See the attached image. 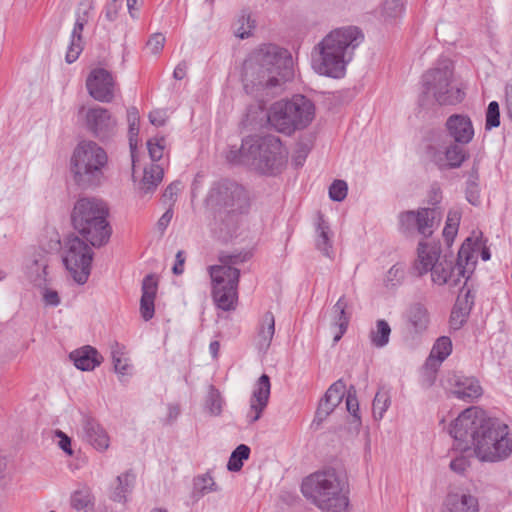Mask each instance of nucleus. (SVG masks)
Segmentation results:
<instances>
[{"mask_svg":"<svg viewBox=\"0 0 512 512\" xmlns=\"http://www.w3.org/2000/svg\"><path fill=\"white\" fill-rule=\"evenodd\" d=\"M109 211L104 201L84 197L77 200L71 213L74 229L93 247L108 243L111 227L107 221Z\"/></svg>","mask_w":512,"mask_h":512,"instance_id":"6","label":"nucleus"},{"mask_svg":"<svg viewBox=\"0 0 512 512\" xmlns=\"http://www.w3.org/2000/svg\"><path fill=\"white\" fill-rule=\"evenodd\" d=\"M90 501V494L86 491H76L71 497V505L77 510L86 508Z\"/></svg>","mask_w":512,"mask_h":512,"instance_id":"57","label":"nucleus"},{"mask_svg":"<svg viewBox=\"0 0 512 512\" xmlns=\"http://www.w3.org/2000/svg\"><path fill=\"white\" fill-rule=\"evenodd\" d=\"M213 300L223 311L235 310L238 303L237 290H213Z\"/></svg>","mask_w":512,"mask_h":512,"instance_id":"37","label":"nucleus"},{"mask_svg":"<svg viewBox=\"0 0 512 512\" xmlns=\"http://www.w3.org/2000/svg\"><path fill=\"white\" fill-rule=\"evenodd\" d=\"M82 432L85 439L97 450L105 451L110 445V439L104 428L93 418L84 417Z\"/></svg>","mask_w":512,"mask_h":512,"instance_id":"25","label":"nucleus"},{"mask_svg":"<svg viewBox=\"0 0 512 512\" xmlns=\"http://www.w3.org/2000/svg\"><path fill=\"white\" fill-rule=\"evenodd\" d=\"M300 129L306 128L314 119L315 107L311 100L303 95H294L290 100L283 101Z\"/></svg>","mask_w":512,"mask_h":512,"instance_id":"19","label":"nucleus"},{"mask_svg":"<svg viewBox=\"0 0 512 512\" xmlns=\"http://www.w3.org/2000/svg\"><path fill=\"white\" fill-rule=\"evenodd\" d=\"M442 218L439 207L418 209L417 232L424 237H430L438 227Z\"/></svg>","mask_w":512,"mask_h":512,"instance_id":"28","label":"nucleus"},{"mask_svg":"<svg viewBox=\"0 0 512 512\" xmlns=\"http://www.w3.org/2000/svg\"><path fill=\"white\" fill-rule=\"evenodd\" d=\"M108 168L106 151L94 141H82L71 157L74 182L83 189L96 188L105 180Z\"/></svg>","mask_w":512,"mask_h":512,"instance_id":"7","label":"nucleus"},{"mask_svg":"<svg viewBox=\"0 0 512 512\" xmlns=\"http://www.w3.org/2000/svg\"><path fill=\"white\" fill-rule=\"evenodd\" d=\"M93 247L78 236L67 238L64 245L63 263L70 272L74 281L83 285L90 274L93 260Z\"/></svg>","mask_w":512,"mask_h":512,"instance_id":"12","label":"nucleus"},{"mask_svg":"<svg viewBox=\"0 0 512 512\" xmlns=\"http://www.w3.org/2000/svg\"><path fill=\"white\" fill-rule=\"evenodd\" d=\"M218 485L209 473L197 476L193 481L192 497L198 501L204 495L218 491Z\"/></svg>","mask_w":512,"mask_h":512,"instance_id":"34","label":"nucleus"},{"mask_svg":"<svg viewBox=\"0 0 512 512\" xmlns=\"http://www.w3.org/2000/svg\"><path fill=\"white\" fill-rule=\"evenodd\" d=\"M332 237L333 233L329 224L325 221L323 215L318 213L315 228V245L323 255L329 258L333 255Z\"/></svg>","mask_w":512,"mask_h":512,"instance_id":"29","label":"nucleus"},{"mask_svg":"<svg viewBox=\"0 0 512 512\" xmlns=\"http://www.w3.org/2000/svg\"><path fill=\"white\" fill-rule=\"evenodd\" d=\"M504 107L506 115L512 114V81L505 86Z\"/></svg>","mask_w":512,"mask_h":512,"instance_id":"64","label":"nucleus"},{"mask_svg":"<svg viewBox=\"0 0 512 512\" xmlns=\"http://www.w3.org/2000/svg\"><path fill=\"white\" fill-rule=\"evenodd\" d=\"M475 295L472 290H466L464 293L461 292L458 294L456 302L453 308L464 311V313L470 314V311L474 305Z\"/></svg>","mask_w":512,"mask_h":512,"instance_id":"49","label":"nucleus"},{"mask_svg":"<svg viewBox=\"0 0 512 512\" xmlns=\"http://www.w3.org/2000/svg\"><path fill=\"white\" fill-rule=\"evenodd\" d=\"M88 22V9L79 7L76 12V21L71 33L70 44L66 53V62H75L83 50L82 31Z\"/></svg>","mask_w":512,"mask_h":512,"instance_id":"22","label":"nucleus"},{"mask_svg":"<svg viewBox=\"0 0 512 512\" xmlns=\"http://www.w3.org/2000/svg\"><path fill=\"white\" fill-rule=\"evenodd\" d=\"M164 176L163 168L155 163L144 168L143 178L139 185V190L142 194L153 193L158 185L161 183Z\"/></svg>","mask_w":512,"mask_h":512,"instance_id":"31","label":"nucleus"},{"mask_svg":"<svg viewBox=\"0 0 512 512\" xmlns=\"http://www.w3.org/2000/svg\"><path fill=\"white\" fill-rule=\"evenodd\" d=\"M363 39V33L354 26L331 31L315 47L317 57L313 58V69L323 76L342 78L347 64L352 60L354 50Z\"/></svg>","mask_w":512,"mask_h":512,"instance_id":"3","label":"nucleus"},{"mask_svg":"<svg viewBox=\"0 0 512 512\" xmlns=\"http://www.w3.org/2000/svg\"><path fill=\"white\" fill-rule=\"evenodd\" d=\"M439 254L436 249L429 247L425 243H419L418 260L416 269L419 274L426 273L438 262Z\"/></svg>","mask_w":512,"mask_h":512,"instance_id":"33","label":"nucleus"},{"mask_svg":"<svg viewBox=\"0 0 512 512\" xmlns=\"http://www.w3.org/2000/svg\"><path fill=\"white\" fill-rule=\"evenodd\" d=\"M120 8L121 3H119L117 0H112L110 3H108L105 10L106 19L110 22L115 21L118 17Z\"/></svg>","mask_w":512,"mask_h":512,"instance_id":"61","label":"nucleus"},{"mask_svg":"<svg viewBox=\"0 0 512 512\" xmlns=\"http://www.w3.org/2000/svg\"><path fill=\"white\" fill-rule=\"evenodd\" d=\"M448 382L453 395L464 401H473L479 398L483 393L479 381L474 377L454 373L449 376Z\"/></svg>","mask_w":512,"mask_h":512,"instance_id":"18","label":"nucleus"},{"mask_svg":"<svg viewBox=\"0 0 512 512\" xmlns=\"http://www.w3.org/2000/svg\"><path fill=\"white\" fill-rule=\"evenodd\" d=\"M248 254H226L219 257L221 265L210 266L209 274L212 283L219 288H237L240 271L232 265L246 261Z\"/></svg>","mask_w":512,"mask_h":512,"instance_id":"13","label":"nucleus"},{"mask_svg":"<svg viewBox=\"0 0 512 512\" xmlns=\"http://www.w3.org/2000/svg\"><path fill=\"white\" fill-rule=\"evenodd\" d=\"M469 314L464 313V311L452 308L450 317H449V326L450 329L457 331L460 330L468 319Z\"/></svg>","mask_w":512,"mask_h":512,"instance_id":"55","label":"nucleus"},{"mask_svg":"<svg viewBox=\"0 0 512 512\" xmlns=\"http://www.w3.org/2000/svg\"><path fill=\"white\" fill-rule=\"evenodd\" d=\"M350 302L343 296L338 299L331 309L332 325L338 328V332L334 335V342H338L347 331L351 311H349Z\"/></svg>","mask_w":512,"mask_h":512,"instance_id":"26","label":"nucleus"},{"mask_svg":"<svg viewBox=\"0 0 512 512\" xmlns=\"http://www.w3.org/2000/svg\"><path fill=\"white\" fill-rule=\"evenodd\" d=\"M255 28V21L251 18L250 14L243 13L239 16L236 22L235 35L241 39L251 36Z\"/></svg>","mask_w":512,"mask_h":512,"instance_id":"45","label":"nucleus"},{"mask_svg":"<svg viewBox=\"0 0 512 512\" xmlns=\"http://www.w3.org/2000/svg\"><path fill=\"white\" fill-rule=\"evenodd\" d=\"M128 135L129 145L131 149L132 160L134 161V152L137 147V138L139 134L140 115L139 110L135 106L127 109Z\"/></svg>","mask_w":512,"mask_h":512,"instance_id":"35","label":"nucleus"},{"mask_svg":"<svg viewBox=\"0 0 512 512\" xmlns=\"http://www.w3.org/2000/svg\"><path fill=\"white\" fill-rule=\"evenodd\" d=\"M51 254L39 249L30 255L25 264V275L36 288H46L52 284L50 277Z\"/></svg>","mask_w":512,"mask_h":512,"instance_id":"14","label":"nucleus"},{"mask_svg":"<svg viewBox=\"0 0 512 512\" xmlns=\"http://www.w3.org/2000/svg\"><path fill=\"white\" fill-rule=\"evenodd\" d=\"M471 461L465 455H460L451 460L449 467L450 469L460 475L466 473V471L470 468Z\"/></svg>","mask_w":512,"mask_h":512,"instance_id":"56","label":"nucleus"},{"mask_svg":"<svg viewBox=\"0 0 512 512\" xmlns=\"http://www.w3.org/2000/svg\"><path fill=\"white\" fill-rule=\"evenodd\" d=\"M391 327L386 320L380 319L376 322L375 328L371 329L369 338L371 344L376 348H382L389 343Z\"/></svg>","mask_w":512,"mask_h":512,"instance_id":"36","label":"nucleus"},{"mask_svg":"<svg viewBox=\"0 0 512 512\" xmlns=\"http://www.w3.org/2000/svg\"><path fill=\"white\" fill-rule=\"evenodd\" d=\"M180 189H181V182L174 181L166 187V189L163 193V197L165 199L169 200L171 202V205H173L174 202L176 201V197H177V194L180 191Z\"/></svg>","mask_w":512,"mask_h":512,"instance_id":"60","label":"nucleus"},{"mask_svg":"<svg viewBox=\"0 0 512 512\" xmlns=\"http://www.w3.org/2000/svg\"><path fill=\"white\" fill-rule=\"evenodd\" d=\"M346 393V385L342 380L334 382L320 400L316 417L322 421L340 404Z\"/></svg>","mask_w":512,"mask_h":512,"instance_id":"24","label":"nucleus"},{"mask_svg":"<svg viewBox=\"0 0 512 512\" xmlns=\"http://www.w3.org/2000/svg\"><path fill=\"white\" fill-rule=\"evenodd\" d=\"M42 299L48 306H57L60 303V297L56 290H44Z\"/></svg>","mask_w":512,"mask_h":512,"instance_id":"63","label":"nucleus"},{"mask_svg":"<svg viewBox=\"0 0 512 512\" xmlns=\"http://www.w3.org/2000/svg\"><path fill=\"white\" fill-rule=\"evenodd\" d=\"M452 351V342L449 337L442 336L434 344L430 360L436 358L439 362L445 360Z\"/></svg>","mask_w":512,"mask_h":512,"instance_id":"43","label":"nucleus"},{"mask_svg":"<svg viewBox=\"0 0 512 512\" xmlns=\"http://www.w3.org/2000/svg\"><path fill=\"white\" fill-rule=\"evenodd\" d=\"M271 384L268 375L263 374L257 380L252 397L250 399V411L247 415L250 423L260 419L262 412L266 408L270 396Z\"/></svg>","mask_w":512,"mask_h":512,"instance_id":"17","label":"nucleus"},{"mask_svg":"<svg viewBox=\"0 0 512 512\" xmlns=\"http://www.w3.org/2000/svg\"><path fill=\"white\" fill-rule=\"evenodd\" d=\"M302 493L324 512L348 511V479L343 471L336 468L323 469L306 477Z\"/></svg>","mask_w":512,"mask_h":512,"instance_id":"4","label":"nucleus"},{"mask_svg":"<svg viewBox=\"0 0 512 512\" xmlns=\"http://www.w3.org/2000/svg\"><path fill=\"white\" fill-rule=\"evenodd\" d=\"M134 480L135 476L129 472L121 474L117 477L118 485L113 493L114 501H126V494L131 492Z\"/></svg>","mask_w":512,"mask_h":512,"instance_id":"40","label":"nucleus"},{"mask_svg":"<svg viewBox=\"0 0 512 512\" xmlns=\"http://www.w3.org/2000/svg\"><path fill=\"white\" fill-rule=\"evenodd\" d=\"M409 320L417 332L424 331L429 324L427 309L421 304H415L410 308Z\"/></svg>","mask_w":512,"mask_h":512,"instance_id":"38","label":"nucleus"},{"mask_svg":"<svg viewBox=\"0 0 512 512\" xmlns=\"http://www.w3.org/2000/svg\"><path fill=\"white\" fill-rule=\"evenodd\" d=\"M418 221V210L417 211H406L400 214L399 222L400 227L405 232L417 230Z\"/></svg>","mask_w":512,"mask_h":512,"instance_id":"51","label":"nucleus"},{"mask_svg":"<svg viewBox=\"0 0 512 512\" xmlns=\"http://www.w3.org/2000/svg\"><path fill=\"white\" fill-rule=\"evenodd\" d=\"M268 122L278 132L291 135L300 127L288 112L286 105L282 101L275 102L269 109Z\"/></svg>","mask_w":512,"mask_h":512,"instance_id":"21","label":"nucleus"},{"mask_svg":"<svg viewBox=\"0 0 512 512\" xmlns=\"http://www.w3.org/2000/svg\"><path fill=\"white\" fill-rule=\"evenodd\" d=\"M205 408L213 416L219 415L222 411V399L220 393L213 386H210L209 388L205 401Z\"/></svg>","mask_w":512,"mask_h":512,"instance_id":"46","label":"nucleus"},{"mask_svg":"<svg viewBox=\"0 0 512 512\" xmlns=\"http://www.w3.org/2000/svg\"><path fill=\"white\" fill-rule=\"evenodd\" d=\"M157 290H143L140 299V315L144 321H149L155 313Z\"/></svg>","mask_w":512,"mask_h":512,"instance_id":"39","label":"nucleus"},{"mask_svg":"<svg viewBox=\"0 0 512 512\" xmlns=\"http://www.w3.org/2000/svg\"><path fill=\"white\" fill-rule=\"evenodd\" d=\"M453 71L445 65L427 71L422 77L423 93L431 95L439 105H455L464 99V92L452 85Z\"/></svg>","mask_w":512,"mask_h":512,"instance_id":"10","label":"nucleus"},{"mask_svg":"<svg viewBox=\"0 0 512 512\" xmlns=\"http://www.w3.org/2000/svg\"><path fill=\"white\" fill-rule=\"evenodd\" d=\"M405 277V267L402 264H395L386 274V285L396 287L403 284Z\"/></svg>","mask_w":512,"mask_h":512,"instance_id":"48","label":"nucleus"},{"mask_svg":"<svg viewBox=\"0 0 512 512\" xmlns=\"http://www.w3.org/2000/svg\"><path fill=\"white\" fill-rule=\"evenodd\" d=\"M205 206L213 215L224 238L232 237L250 208L246 189L232 180L213 183L205 198Z\"/></svg>","mask_w":512,"mask_h":512,"instance_id":"2","label":"nucleus"},{"mask_svg":"<svg viewBox=\"0 0 512 512\" xmlns=\"http://www.w3.org/2000/svg\"><path fill=\"white\" fill-rule=\"evenodd\" d=\"M480 244L477 240L467 238L459 249L456 263L452 261L437 262L431 269V277L436 285L458 286L464 279L463 287L473 273Z\"/></svg>","mask_w":512,"mask_h":512,"instance_id":"8","label":"nucleus"},{"mask_svg":"<svg viewBox=\"0 0 512 512\" xmlns=\"http://www.w3.org/2000/svg\"><path fill=\"white\" fill-rule=\"evenodd\" d=\"M490 420L486 412L478 407L465 409L452 423L449 430L455 440V449L467 451L476 439V434L484 428V424Z\"/></svg>","mask_w":512,"mask_h":512,"instance_id":"11","label":"nucleus"},{"mask_svg":"<svg viewBox=\"0 0 512 512\" xmlns=\"http://www.w3.org/2000/svg\"><path fill=\"white\" fill-rule=\"evenodd\" d=\"M250 448L245 444H240L231 454L227 463V469L229 471L237 472L241 470L243 466V460L249 458Z\"/></svg>","mask_w":512,"mask_h":512,"instance_id":"42","label":"nucleus"},{"mask_svg":"<svg viewBox=\"0 0 512 512\" xmlns=\"http://www.w3.org/2000/svg\"><path fill=\"white\" fill-rule=\"evenodd\" d=\"M346 407L348 412L354 417L357 425H360V416L358 415L359 403L356 397V391L351 388L347 392Z\"/></svg>","mask_w":512,"mask_h":512,"instance_id":"54","label":"nucleus"},{"mask_svg":"<svg viewBox=\"0 0 512 512\" xmlns=\"http://www.w3.org/2000/svg\"><path fill=\"white\" fill-rule=\"evenodd\" d=\"M287 156L288 152L279 137L250 136L242 141L238 162L262 174L275 175L285 166Z\"/></svg>","mask_w":512,"mask_h":512,"instance_id":"5","label":"nucleus"},{"mask_svg":"<svg viewBox=\"0 0 512 512\" xmlns=\"http://www.w3.org/2000/svg\"><path fill=\"white\" fill-rule=\"evenodd\" d=\"M148 118L152 125L160 127L165 125L167 114L164 110L156 109L149 113Z\"/></svg>","mask_w":512,"mask_h":512,"instance_id":"59","label":"nucleus"},{"mask_svg":"<svg viewBox=\"0 0 512 512\" xmlns=\"http://www.w3.org/2000/svg\"><path fill=\"white\" fill-rule=\"evenodd\" d=\"M404 0H384L381 5V16L385 21L393 20L402 15Z\"/></svg>","mask_w":512,"mask_h":512,"instance_id":"41","label":"nucleus"},{"mask_svg":"<svg viewBox=\"0 0 512 512\" xmlns=\"http://www.w3.org/2000/svg\"><path fill=\"white\" fill-rule=\"evenodd\" d=\"M275 334V318L271 312H266L259 325L256 346L259 351L266 352Z\"/></svg>","mask_w":512,"mask_h":512,"instance_id":"30","label":"nucleus"},{"mask_svg":"<svg viewBox=\"0 0 512 512\" xmlns=\"http://www.w3.org/2000/svg\"><path fill=\"white\" fill-rule=\"evenodd\" d=\"M448 134L458 144H468L474 137V128L467 115L453 114L446 120Z\"/></svg>","mask_w":512,"mask_h":512,"instance_id":"20","label":"nucleus"},{"mask_svg":"<svg viewBox=\"0 0 512 512\" xmlns=\"http://www.w3.org/2000/svg\"><path fill=\"white\" fill-rule=\"evenodd\" d=\"M85 119L89 131L101 141L109 139L117 131V121L106 108H89Z\"/></svg>","mask_w":512,"mask_h":512,"instance_id":"15","label":"nucleus"},{"mask_svg":"<svg viewBox=\"0 0 512 512\" xmlns=\"http://www.w3.org/2000/svg\"><path fill=\"white\" fill-rule=\"evenodd\" d=\"M442 512H479L478 498L468 491L449 493L443 502Z\"/></svg>","mask_w":512,"mask_h":512,"instance_id":"23","label":"nucleus"},{"mask_svg":"<svg viewBox=\"0 0 512 512\" xmlns=\"http://www.w3.org/2000/svg\"><path fill=\"white\" fill-rule=\"evenodd\" d=\"M112 360L114 365V370L116 373L120 375H127L129 370V362L128 359L124 357V352L120 349L112 351Z\"/></svg>","mask_w":512,"mask_h":512,"instance_id":"52","label":"nucleus"},{"mask_svg":"<svg viewBox=\"0 0 512 512\" xmlns=\"http://www.w3.org/2000/svg\"><path fill=\"white\" fill-rule=\"evenodd\" d=\"M462 144L454 143L450 144L446 147L444 156L445 161L442 162V159L435 158L436 163L439 167H447V168H458L462 165V163L467 159L468 154L465 149L461 146Z\"/></svg>","mask_w":512,"mask_h":512,"instance_id":"32","label":"nucleus"},{"mask_svg":"<svg viewBox=\"0 0 512 512\" xmlns=\"http://www.w3.org/2000/svg\"><path fill=\"white\" fill-rule=\"evenodd\" d=\"M70 359L76 368L82 371H92L99 366L103 360L98 351L91 346H84L70 353Z\"/></svg>","mask_w":512,"mask_h":512,"instance_id":"27","label":"nucleus"},{"mask_svg":"<svg viewBox=\"0 0 512 512\" xmlns=\"http://www.w3.org/2000/svg\"><path fill=\"white\" fill-rule=\"evenodd\" d=\"M147 148L149 152V156L153 162L159 161L164 154L165 149V138L164 137H155L153 139L148 140Z\"/></svg>","mask_w":512,"mask_h":512,"instance_id":"50","label":"nucleus"},{"mask_svg":"<svg viewBox=\"0 0 512 512\" xmlns=\"http://www.w3.org/2000/svg\"><path fill=\"white\" fill-rule=\"evenodd\" d=\"M348 186L344 180H335L329 188V196L333 201H343L347 196Z\"/></svg>","mask_w":512,"mask_h":512,"instance_id":"53","label":"nucleus"},{"mask_svg":"<svg viewBox=\"0 0 512 512\" xmlns=\"http://www.w3.org/2000/svg\"><path fill=\"white\" fill-rule=\"evenodd\" d=\"M164 44V35L161 33H155L149 38L147 48L152 54H158L163 49Z\"/></svg>","mask_w":512,"mask_h":512,"instance_id":"58","label":"nucleus"},{"mask_svg":"<svg viewBox=\"0 0 512 512\" xmlns=\"http://www.w3.org/2000/svg\"><path fill=\"white\" fill-rule=\"evenodd\" d=\"M390 406V396L387 391L379 390L373 400L372 410L375 419L383 418L384 413Z\"/></svg>","mask_w":512,"mask_h":512,"instance_id":"44","label":"nucleus"},{"mask_svg":"<svg viewBox=\"0 0 512 512\" xmlns=\"http://www.w3.org/2000/svg\"><path fill=\"white\" fill-rule=\"evenodd\" d=\"M86 87L95 100L108 103L114 97V79L112 74L104 68H96L91 71Z\"/></svg>","mask_w":512,"mask_h":512,"instance_id":"16","label":"nucleus"},{"mask_svg":"<svg viewBox=\"0 0 512 512\" xmlns=\"http://www.w3.org/2000/svg\"><path fill=\"white\" fill-rule=\"evenodd\" d=\"M476 457L482 462H497L512 453L508 426L490 418L472 444Z\"/></svg>","mask_w":512,"mask_h":512,"instance_id":"9","label":"nucleus"},{"mask_svg":"<svg viewBox=\"0 0 512 512\" xmlns=\"http://www.w3.org/2000/svg\"><path fill=\"white\" fill-rule=\"evenodd\" d=\"M292 57L288 50L275 44H263L250 53L243 63L242 82L247 94L269 95L291 75Z\"/></svg>","mask_w":512,"mask_h":512,"instance_id":"1","label":"nucleus"},{"mask_svg":"<svg viewBox=\"0 0 512 512\" xmlns=\"http://www.w3.org/2000/svg\"><path fill=\"white\" fill-rule=\"evenodd\" d=\"M56 436L59 438V447L66 452L68 455H72L71 439L62 431H56Z\"/></svg>","mask_w":512,"mask_h":512,"instance_id":"62","label":"nucleus"},{"mask_svg":"<svg viewBox=\"0 0 512 512\" xmlns=\"http://www.w3.org/2000/svg\"><path fill=\"white\" fill-rule=\"evenodd\" d=\"M500 126V107L497 101L488 104L485 114V129L491 130Z\"/></svg>","mask_w":512,"mask_h":512,"instance_id":"47","label":"nucleus"}]
</instances>
